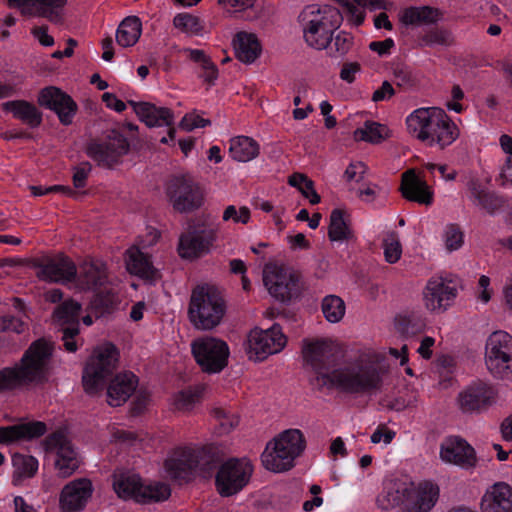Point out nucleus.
<instances>
[{
    "mask_svg": "<svg viewBox=\"0 0 512 512\" xmlns=\"http://www.w3.org/2000/svg\"><path fill=\"white\" fill-rule=\"evenodd\" d=\"M171 494L170 487L164 483L140 484L136 501L139 503L160 502L167 500Z\"/></svg>",
    "mask_w": 512,
    "mask_h": 512,
    "instance_id": "nucleus-44",
    "label": "nucleus"
},
{
    "mask_svg": "<svg viewBox=\"0 0 512 512\" xmlns=\"http://www.w3.org/2000/svg\"><path fill=\"white\" fill-rule=\"evenodd\" d=\"M139 119L144 122L148 127H161L168 126V136L171 140L175 137L176 129L173 127L174 114L166 107H157L148 102H128Z\"/></svg>",
    "mask_w": 512,
    "mask_h": 512,
    "instance_id": "nucleus-26",
    "label": "nucleus"
},
{
    "mask_svg": "<svg viewBox=\"0 0 512 512\" xmlns=\"http://www.w3.org/2000/svg\"><path fill=\"white\" fill-rule=\"evenodd\" d=\"M445 247L448 251L458 250L464 243V234L457 224L446 226L443 234Z\"/></svg>",
    "mask_w": 512,
    "mask_h": 512,
    "instance_id": "nucleus-52",
    "label": "nucleus"
},
{
    "mask_svg": "<svg viewBox=\"0 0 512 512\" xmlns=\"http://www.w3.org/2000/svg\"><path fill=\"white\" fill-rule=\"evenodd\" d=\"M138 378L132 372L117 374L107 386V403L112 407L123 405L136 391Z\"/></svg>",
    "mask_w": 512,
    "mask_h": 512,
    "instance_id": "nucleus-28",
    "label": "nucleus"
},
{
    "mask_svg": "<svg viewBox=\"0 0 512 512\" xmlns=\"http://www.w3.org/2000/svg\"><path fill=\"white\" fill-rule=\"evenodd\" d=\"M142 23L136 16L126 17L116 31V41L122 47H131L141 36Z\"/></svg>",
    "mask_w": 512,
    "mask_h": 512,
    "instance_id": "nucleus-38",
    "label": "nucleus"
},
{
    "mask_svg": "<svg viewBox=\"0 0 512 512\" xmlns=\"http://www.w3.org/2000/svg\"><path fill=\"white\" fill-rule=\"evenodd\" d=\"M173 24L176 28L187 33L198 34L203 29L200 19L188 13L176 15Z\"/></svg>",
    "mask_w": 512,
    "mask_h": 512,
    "instance_id": "nucleus-51",
    "label": "nucleus"
},
{
    "mask_svg": "<svg viewBox=\"0 0 512 512\" xmlns=\"http://www.w3.org/2000/svg\"><path fill=\"white\" fill-rule=\"evenodd\" d=\"M1 107L3 111L11 113L15 119L32 129L39 127L42 123V112L29 101H7L2 103Z\"/></svg>",
    "mask_w": 512,
    "mask_h": 512,
    "instance_id": "nucleus-32",
    "label": "nucleus"
},
{
    "mask_svg": "<svg viewBox=\"0 0 512 512\" xmlns=\"http://www.w3.org/2000/svg\"><path fill=\"white\" fill-rule=\"evenodd\" d=\"M439 18V11L431 7H410L402 15V22L406 25L434 23Z\"/></svg>",
    "mask_w": 512,
    "mask_h": 512,
    "instance_id": "nucleus-43",
    "label": "nucleus"
},
{
    "mask_svg": "<svg viewBox=\"0 0 512 512\" xmlns=\"http://www.w3.org/2000/svg\"><path fill=\"white\" fill-rule=\"evenodd\" d=\"M251 212L246 206L237 208L235 205H229L225 208L222 219L223 221H232L235 224H247L250 221Z\"/></svg>",
    "mask_w": 512,
    "mask_h": 512,
    "instance_id": "nucleus-53",
    "label": "nucleus"
},
{
    "mask_svg": "<svg viewBox=\"0 0 512 512\" xmlns=\"http://www.w3.org/2000/svg\"><path fill=\"white\" fill-rule=\"evenodd\" d=\"M263 282L269 294L280 302H289L300 294V275L293 268L268 263L263 269Z\"/></svg>",
    "mask_w": 512,
    "mask_h": 512,
    "instance_id": "nucleus-10",
    "label": "nucleus"
},
{
    "mask_svg": "<svg viewBox=\"0 0 512 512\" xmlns=\"http://www.w3.org/2000/svg\"><path fill=\"white\" fill-rule=\"evenodd\" d=\"M46 449L56 453L55 467L62 478L71 476L79 467L80 460L70 441L62 432H55L45 440Z\"/></svg>",
    "mask_w": 512,
    "mask_h": 512,
    "instance_id": "nucleus-19",
    "label": "nucleus"
},
{
    "mask_svg": "<svg viewBox=\"0 0 512 512\" xmlns=\"http://www.w3.org/2000/svg\"><path fill=\"white\" fill-rule=\"evenodd\" d=\"M328 237L331 241H345L353 237L352 230L344 219V212L334 209L330 215Z\"/></svg>",
    "mask_w": 512,
    "mask_h": 512,
    "instance_id": "nucleus-42",
    "label": "nucleus"
},
{
    "mask_svg": "<svg viewBox=\"0 0 512 512\" xmlns=\"http://www.w3.org/2000/svg\"><path fill=\"white\" fill-rule=\"evenodd\" d=\"M218 228L204 223L189 226L179 238L178 253L184 259H197L209 253L216 241Z\"/></svg>",
    "mask_w": 512,
    "mask_h": 512,
    "instance_id": "nucleus-15",
    "label": "nucleus"
},
{
    "mask_svg": "<svg viewBox=\"0 0 512 512\" xmlns=\"http://www.w3.org/2000/svg\"><path fill=\"white\" fill-rule=\"evenodd\" d=\"M482 512H512V488L505 482H497L481 500Z\"/></svg>",
    "mask_w": 512,
    "mask_h": 512,
    "instance_id": "nucleus-29",
    "label": "nucleus"
},
{
    "mask_svg": "<svg viewBox=\"0 0 512 512\" xmlns=\"http://www.w3.org/2000/svg\"><path fill=\"white\" fill-rule=\"evenodd\" d=\"M117 361L118 352L114 345L105 344L95 349L82 375L85 392L93 395L102 390L107 378L116 369Z\"/></svg>",
    "mask_w": 512,
    "mask_h": 512,
    "instance_id": "nucleus-8",
    "label": "nucleus"
},
{
    "mask_svg": "<svg viewBox=\"0 0 512 512\" xmlns=\"http://www.w3.org/2000/svg\"><path fill=\"white\" fill-rule=\"evenodd\" d=\"M141 479L137 474L121 473L113 476V489L120 498L134 499L139 492Z\"/></svg>",
    "mask_w": 512,
    "mask_h": 512,
    "instance_id": "nucleus-39",
    "label": "nucleus"
},
{
    "mask_svg": "<svg viewBox=\"0 0 512 512\" xmlns=\"http://www.w3.org/2000/svg\"><path fill=\"white\" fill-rule=\"evenodd\" d=\"M119 303V298L114 288H108L97 293L92 301V308L98 316H103L114 311Z\"/></svg>",
    "mask_w": 512,
    "mask_h": 512,
    "instance_id": "nucleus-46",
    "label": "nucleus"
},
{
    "mask_svg": "<svg viewBox=\"0 0 512 512\" xmlns=\"http://www.w3.org/2000/svg\"><path fill=\"white\" fill-rule=\"evenodd\" d=\"M166 193L174 210L180 213L192 212L203 204V192L190 175L172 177Z\"/></svg>",
    "mask_w": 512,
    "mask_h": 512,
    "instance_id": "nucleus-13",
    "label": "nucleus"
},
{
    "mask_svg": "<svg viewBox=\"0 0 512 512\" xmlns=\"http://www.w3.org/2000/svg\"><path fill=\"white\" fill-rule=\"evenodd\" d=\"M236 57L243 63H253L261 54V44L257 36L245 31L238 32L233 39Z\"/></svg>",
    "mask_w": 512,
    "mask_h": 512,
    "instance_id": "nucleus-34",
    "label": "nucleus"
},
{
    "mask_svg": "<svg viewBox=\"0 0 512 512\" xmlns=\"http://www.w3.org/2000/svg\"><path fill=\"white\" fill-rule=\"evenodd\" d=\"M302 355L306 365L315 372L311 384L318 390H337L348 394H364L380 390L382 377L371 362L359 360L328 372L340 356L339 346L329 339H304Z\"/></svg>",
    "mask_w": 512,
    "mask_h": 512,
    "instance_id": "nucleus-1",
    "label": "nucleus"
},
{
    "mask_svg": "<svg viewBox=\"0 0 512 512\" xmlns=\"http://www.w3.org/2000/svg\"><path fill=\"white\" fill-rule=\"evenodd\" d=\"M360 70L361 66L358 62L344 63L340 71V78L347 83H353L355 81L356 74Z\"/></svg>",
    "mask_w": 512,
    "mask_h": 512,
    "instance_id": "nucleus-64",
    "label": "nucleus"
},
{
    "mask_svg": "<svg viewBox=\"0 0 512 512\" xmlns=\"http://www.w3.org/2000/svg\"><path fill=\"white\" fill-rule=\"evenodd\" d=\"M306 447L303 433L298 429H289L268 442L261 455L263 466L272 472L280 473L290 470L294 461Z\"/></svg>",
    "mask_w": 512,
    "mask_h": 512,
    "instance_id": "nucleus-7",
    "label": "nucleus"
},
{
    "mask_svg": "<svg viewBox=\"0 0 512 512\" xmlns=\"http://www.w3.org/2000/svg\"><path fill=\"white\" fill-rule=\"evenodd\" d=\"M395 95V90L389 81H384L382 85L376 89L371 100L373 102H380L391 99Z\"/></svg>",
    "mask_w": 512,
    "mask_h": 512,
    "instance_id": "nucleus-62",
    "label": "nucleus"
},
{
    "mask_svg": "<svg viewBox=\"0 0 512 512\" xmlns=\"http://www.w3.org/2000/svg\"><path fill=\"white\" fill-rule=\"evenodd\" d=\"M453 43L451 33L444 29L433 28L419 37L421 47L449 46Z\"/></svg>",
    "mask_w": 512,
    "mask_h": 512,
    "instance_id": "nucleus-47",
    "label": "nucleus"
},
{
    "mask_svg": "<svg viewBox=\"0 0 512 512\" xmlns=\"http://www.w3.org/2000/svg\"><path fill=\"white\" fill-rule=\"evenodd\" d=\"M256 0H218V4L230 15L251 9Z\"/></svg>",
    "mask_w": 512,
    "mask_h": 512,
    "instance_id": "nucleus-55",
    "label": "nucleus"
},
{
    "mask_svg": "<svg viewBox=\"0 0 512 512\" xmlns=\"http://www.w3.org/2000/svg\"><path fill=\"white\" fill-rule=\"evenodd\" d=\"M485 364L496 377L512 375V336L505 331L493 332L485 345Z\"/></svg>",
    "mask_w": 512,
    "mask_h": 512,
    "instance_id": "nucleus-11",
    "label": "nucleus"
},
{
    "mask_svg": "<svg viewBox=\"0 0 512 512\" xmlns=\"http://www.w3.org/2000/svg\"><path fill=\"white\" fill-rule=\"evenodd\" d=\"M38 103L53 110L63 125H70L77 111L76 102L56 87L42 89L38 97Z\"/></svg>",
    "mask_w": 512,
    "mask_h": 512,
    "instance_id": "nucleus-23",
    "label": "nucleus"
},
{
    "mask_svg": "<svg viewBox=\"0 0 512 512\" xmlns=\"http://www.w3.org/2000/svg\"><path fill=\"white\" fill-rule=\"evenodd\" d=\"M353 45V36L347 32L341 31L334 38V48L338 55H345L350 51Z\"/></svg>",
    "mask_w": 512,
    "mask_h": 512,
    "instance_id": "nucleus-59",
    "label": "nucleus"
},
{
    "mask_svg": "<svg viewBox=\"0 0 512 512\" xmlns=\"http://www.w3.org/2000/svg\"><path fill=\"white\" fill-rule=\"evenodd\" d=\"M80 311V303L68 299L59 304L53 312V320L61 328L63 346L66 351L72 353L82 345V340L78 338Z\"/></svg>",
    "mask_w": 512,
    "mask_h": 512,
    "instance_id": "nucleus-17",
    "label": "nucleus"
},
{
    "mask_svg": "<svg viewBox=\"0 0 512 512\" xmlns=\"http://www.w3.org/2000/svg\"><path fill=\"white\" fill-rule=\"evenodd\" d=\"M27 324L19 318L14 316L0 317V331L14 332L21 334L27 330Z\"/></svg>",
    "mask_w": 512,
    "mask_h": 512,
    "instance_id": "nucleus-57",
    "label": "nucleus"
},
{
    "mask_svg": "<svg viewBox=\"0 0 512 512\" xmlns=\"http://www.w3.org/2000/svg\"><path fill=\"white\" fill-rule=\"evenodd\" d=\"M126 137L119 131L112 130L102 141L92 140L86 146V154L98 166L111 169L121 162V158L129 151Z\"/></svg>",
    "mask_w": 512,
    "mask_h": 512,
    "instance_id": "nucleus-14",
    "label": "nucleus"
},
{
    "mask_svg": "<svg viewBox=\"0 0 512 512\" xmlns=\"http://www.w3.org/2000/svg\"><path fill=\"white\" fill-rule=\"evenodd\" d=\"M213 414L219 421V426L222 433H229L239 423L238 416L229 413L222 408H215L213 410Z\"/></svg>",
    "mask_w": 512,
    "mask_h": 512,
    "instance_id": "nucleus-54",
    "label": "nucleus"
},
{
    "mask_svg": "<svg viewBox=\"0 0 512 512\" xmlns=\"http://www.w3.org/2000/svg\"><path fill=\"white\" fill-rule=\"evenodd\" d=\"M385 260L391 264L396 263L402 254V247L397 233H389L383 240Z\"/></svg>",
    "mask_w": 512,
    "mask_h": 512,
    "instance_id": "nucleus-50",
    "label": "nucleus"
},
{
    "mask_svg": "<svg viewBox=\"0 0 512 512\" xmlns=\"http://www.w3.org/2000/svg\"><path fill=\"white\" fill-rule=\"evenodd\" d=\"M391 131L383 124L366 121L363 127L358 128L354 132L356 140L366 141L372 144H379L389 138Z\"/></svg>",
    "mask_w": 512,
    "mask_h": 512,
    "instance_id": "nucleus-41",
    "label": "nucleus"
},
{
    "mask_svg": "<svg viewBox=\"0 0 512 512\" xmlns=\"http://www.w3.org/2000/svg\"><path fill=\"white\" fill-rule=\"evenodd\" d=\"M286 343L287 338L279 324H274L266 330L256 328L248 336L246 352L249 359L263 361L268 356L282 351Z\"/></svg>",
    "mask_w": 512,
    "mask_h": 512,
    "instance_id": "nucleus-16",
    "label": "nucleus"
},
{
    "mask_svg": "<svg viewBox=\"0 0 512 512\" xmlns=\"http://www.w3.org/2000/svg\"><path fill=\"white\" fill-rule=\"evenodd\" d=\"M367 172V166L363 162H353L346 168L343 178L350 184L360 183Z\"/></svg>",
    "mask_w": 512,
    "mask_h": 512,
    "instance_id": "nucleus-56",
    "label": "nucleus"
},
{
    "mask_svg": "<svg viewBox=\"0 0 512 512\" xmlns=\"http://www.w3.org/2000/svg\"><path fill=\"white\" fill-rule=\"evenodd\" d=\"M407 132L428 146L441 149L451 145L459 136V130L446 112L437 107H422L406 118Z\"/></svg>",
    "mask_w": 512,
    "mask_h": 512,
    "instance_id": "nucleus-4",
    "label": "nucleus"
},
{
    "mask_svg": "<svg viewBox=\"0 0 512 512\" xmlns=\"http://www.w3.org/2000/svg\"><path fill=\"white\" fill-rule=\"evenodd\" d=\"M191 350L203 372L219 373L228 364L229 347L221 339L209 336L195 339L191 343Z\"/></svg>",
    "mask_w": 512,
    "mask_h": 512,
    "instance_id": "nucleus-12",
    "label": "nucleus"
},
{
    "mask_svg": "<svg viewBox=\"0 0 512 512\" xmlns=\"http://www.w3.org/2000/svg\"><path fill=\"white\" fill-rule=\"evenodd\" d=\"M200 399L199 389H186L177 393L174 397L175 409L183 412H188L193 409Z\"/></svg>",
    "mask_w": 512,
    "mask_h": 512,
    "instance_id": "nucleus-49",
    "label": "nucleus"
},
{
    "mask_svg": "<svg viewBox=\"0 0 512 512\" xmlns=\"http://www.w3.org/2000/svg\"><path fill=\"white\" fill-rule=\"evenodd\" d=\"M126 268L130 274L145 279H153L157 273L150 260V256L141 251L138 246H133L127 250Z\"/></svg>",
    "mask_w": 512,
    "mask_h": 512,
    "instance_id": "nucleus-35",
    "label": "nucleus"
},
{
    "mask_svg": "<svg viewBox=\"0 0 512 512\" xmlns=\"http://www.w3.org/2000/svg\"><path fill=\"white\" fill-rule=\"evenodd\" d=\"M411 484L400 481L391 483L385 495L378 498L379 506L384 510L399 507L401 512H405V504L408 500Z\"/></svg>",
    "mask_w": 512,
    "mask_h": 512,
    "instance_id": "nucleus-36",
    "label": "nucleus"
},
{
    "mask_svg": "<svg viewBox=\"0 0 512 512\" xmlns=\"http://www.w3.org/2000/svg\"><path fill=\"white\" fill-rule=\"evenodd\" d=\"M187 313L188 319L195 329L212 330L224 318L226 302L215 286L198 285L192 290Z\"/></svg>",
    "mask_w": 512,
    "mask_h": 512,
    "instance_id": "nucleus-6",
    "label": "nucleus"
},
{
    "mask_svg": "<svg viewBox=\"0 0 512 512\" xmlns=\"http://www.w3.org/2000/svg\"><path fill=\"white\" fill-rule=\"evenodd\" d=\"M107 281V271L102 264L85 263L81 267L79 282L87 289L102 287Z\"/></svg>",
    "mask_w": 512,
    "mask_h": 512,
    "instance_id": "nucleus-40",
    "label": "nucleus"
},
{
    "mask_svg": "<svg viewBox=\"0 0 512 512\" xmlns=\"http://www.w3.org/2000/svg\"><path fill=\"white\" fill-rule=\"evenodd\" d=\"M8 4L23 15L40 16L59 24L63 22L67 0H8Z\"/></svg>",
    "mask_w": 512,
    "mask_h": 512,
    "instance_id": "nucleus-21",
    "label": "nucleus"
},
{
    "mask_svg": "<svg viewBox=\"0 0 512 512\" xmlns=\"http://www.w3.org/2000/svg\"><path fill=\"white\" fill-rule=\"evenodd\" d=\"M470 201L489 214H494L504 206L503 198L489 191L478 179H471L467 183Z\"/></svg>",
    "mask_w": 512,
    "mask_h": 512,
    "instance_id": "nucleus-31",
    "label": "nucleus"
},
{
    "mask_svg": "<svg viewBox=\"0 0 512 512\" xmlns=\"http://www.w3.org/2000/svg\"><path fill=\"white\" fill-rule=\"evenodd\" d=\"M438 487L431 483H423L418 487L411 484L405 512H428L435 505Z\"/></svg>",
    "mask_w": 512,
    "mask_h": 512,
    "instance_id": "nucleus-30",
    "label": "nucleus"
},
{
    "mask_svg": "<svg viewBox=\"0 0 512 512\" xmlns=\"http://www.w3.org/2000/svg\"><path fill=\"white\" fill-rule=\"evenodd\" d=\"M440 458L446 463L463 468L474 467L477 462L474 448L459 436H449L442 441Z\"/></svg>",
    "mask_w": 512,
    "mask_h": 512,
    "instance_id": "nucleus-22",
    "label": "nucleus"
},
{
    "mask_svg": "<svg viewBox=\"0 0 512 512\" xmlns=\"http://www.w3.org/2000/svg\"><path fill=\"white\" fill-rule=\"evenodd\" d=\"M39 279L47 282H71L77 275L74 262L63 254L45 257L37 264Z\"/></svg>",
    "mask_w": 512,
    "mask_h": 512,
    "instance_id": "nucleus-20",
    "label": "nucleus"
},
{
    "mask_svg": "<svg viewBox=\"0 0 512 512\" xmlns=\"http://www.w3.org/2000/svg\"><path fill=\"white\" fill-rule=\"evenodd\" d=\"M402 196L413 202L430 206L433 202V192L427 182L421 179L413 169L402 174L400 187Z\"/></svg>",
    "mask_w": 512,
    "mask_h": 512,
    "instance_id": "nucleus-27",
    "label": "nucleus"
},
{
    "mask_svg": "<svg viewBox=\"0 0 512 512\" xmlns=\"http://www.w3.org/2000/svg\"><path fill=\"white\" fill-rule=\"evenodd\" d=\"M321 309L325 319L330 323L340 322L345 315V303L337 295H327L323 298Z\"/></svg>",
    "mask_w": 512,
    "mask_h": 512,
    "instance_id": "nucleus-45",
    "label": "nucleus"
},
{
    "mask_svg": "<svg viewBox=\"0 0 512 512\" xmlns=\"http://www.w3.org/2000/svg\"><path fill=\"white\" fill-rule=\"evenodd\" d=\"M458 289L452 280L432 277L423 290V302L427 310L435 313L445 312L455 301Z\"/></svg>",
    "mask_w": 512,
    "mask_h": 512,
    "instance_id": "nucleus-18",
    "label": "nucleus"
},
{
    "mask_svg": "<svg viewBox=\"0 0 512 512\" xmlns=\"http://www.w3.org/2000/svg\"><path fill=\"white\" fill-rule=\"evenodd\" d=\"M12 462L15 468V473L19 477H32L38 469V461L33 456L15 454L12 457Z\"/></svg>",
    "mask_w": 512,
    "mask_h": 512,
    "instance_id": "nucleus-48",
    "label": "nucleus"
},
{
    "mask_svg": "<svg viewBox=\"0 0 512 512\" xmlns=\"http://www.w3.org/2000/svg\"><path fill=\"white\" fill-rule=\"evenodd\" d=\"M495 398L493 389L484 383H474L461 391L457 397L463 413L481 412L490 406Z\"/></svg>",
    "mask_w": 512,
    "mask_h": 512,
    "instance_id": "nucleus-25",
    "label": "nucleus"
},
{
    "mask_svg": "<svg viewBox=\"0 0 512 512\" xmlns=\"http://www.w3.org/2000/svg\"><path fill=\"white\" fill-rule=\"evenodd\" d=\"M220 461L212 446L181 447L164 461L166 477L179 484L189 483L196 477L210 478Z\"/></svg>",
    "mask_w": 512,
    "mask_h": 512,
    "instance_id": "nucleus-3",
    "label": "nucleus"
},
{
    "mask_svg": "<svg viewBox=\"0 0 512 512\" xmlns=\"http://www.w3.org/2000/svg\"><path fill=\"white\" fill-rule=\"evenodd\" d=\"M230 156L239 162H248L259 154V144L247 136H238L230 141Z\"/></svg>",
    "mask_w": 512,
    "mask_h": 512,
    "instance_id": "nucleus-37",
    "label": "nucleus"
},
{
    "mask_svg": "<svg viewBox=\"0 0 512 512\" xmlns=\"http://www.w3.org/2000/svg\"><path fill=\"white\" fill-rule=\"evenodd\" d=\"M92 170L89 162H82L74 168L73 184L76 188H82L86 185L88 175Z\"/></svg>",
    "mask_w": 512,
    "mask_h": 512,
    "instance_id": "nucleus-60",
    "label": "nucleus"
},
{
    "mask_svg": "<svg viewBox=\"0 0 512 512\" xmlns=\"http://www.w3.org/2000/svg\"><path fill=\"white\" fill-rule=\"evenodd\" d=\"M305 42L308 46L323 50L333 39V33L342 22L340 11L329 5H309L299 15Z\"/></svg>",
    "mask_w": 512,
    "mask_h": 512,
    "instance_id": "nucleus-5",
    "label": "nucleus"
},
{
    "mask_svg": "<svg viewBox=\"0 0 512 512\" xmlns=\"http://www.w3.org/2000/svg\"><path fill=\"white\" fill-rule=\"evenodd\" d=\"M215 487L222 497L239 493L250 481L253 466L245 458H230L225 462L220 459L216 467Z\"/></svg>",
    "mask_w": 512,
    "mask_h": 512,
    "instance_id": "nucleus-9",
    "label": "nucleus"
},
{
    "mask_svg": "<svg viewBox=\"0 0 512 512\" xmlns=\"http://www.w3.org/2000/svg\"><path fill=\"white\" fill-rule=\"evenodd\" d=\"M393 74L397 86L407 88L414 85V77L408 68L398 66L394 69Z\"/></svg>",
    "mask_w": 512,
    "mask_h": 512,
    "instance_id": "nucleus-61",
    "label": "nucleus"
},
{
    "mask_svg": "<svg viewBox=\"0 0 512 512\" xmlns=\"http://www.w3.org/2000/svg\"><path fill=\"white\" fill-rule=\"evenodd\" d=\"M92 482L87 478L75 479L66 484L59 497V506L64 512L82 510L91 498Z\"/></svg>",
    "mask_w": 512,
    "mask_h": 512,
    "instance_id": "nucleus-24",
    "label": "nucleus"
},
{
    "mask_svg": "<svg viewBox=\"0 0 512 512\" xmlns=\"http://www.w3.org/2000/svg\"><path fill=\"white\" fill-rule=\"evenodd\" d=\"M396 433L388 429L385 425H380L371 435V442L378 444L383 441L385 444L391 443Z\"/></svg>",
    "mask_w": 512,
    "mask_h": 512,
    "instance_id": "nucleus-63",
    "label": "nucleus"
},
{
    "mask_svg": "<svg viewBox=\"0 0 512 512\" xmlns=\"http://www.w3.org/2000/svg\"><path fill=\"white\" fill-rule=\"evenodd\" d=\"M53 343L41 338L30 344L19 363L0 370V393L49 380Z\"/></svg>",
    "mask_w": 512,
    "mask_h": 512,
    "instance_id": "nucleus-2",
    "label": "nucleus"
},
{
    "mask_svg": "<svg viewBox=\"0 0 512 512\" xmlns=\"http://www.w3.org/2000/svg\"><path fill=\"white\" fill-rule=\"evenodd\" d=\"M210 124V120L204 119L195 113H188L182 118L180 127L186 131H191L195 128L206 127Z\"/></svg>",
    "mask_w": 512,
    "mask_h": 512,
    "instance_id": "nucleus-58",
    "label": "nucleus"
},
{
    "mask_svg": "<svg viewBox=\"0 0 512 512\" xmlns=\"http://www.w3.org/2000/svg\"><path fill=\"white\" fill-rule=\"evenodd\" d=\"M45 432L46 425L40 421L0 427V443L8 444L18 440H30L44 435Z\"/></svg>",
    "mask_w": 512,
    "mask_h": 512,
    "instance_id": "nucleus-33",
    "label": "nucleus"
}]
</instances>
